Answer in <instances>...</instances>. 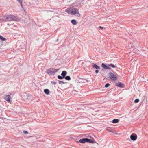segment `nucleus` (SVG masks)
<instances>
[{
    "label": "nucleus",
    "instance_id": "obj_1",
    "mask_svg": "<svg viewBox=\"0 0 148 148\" xmlns=\"http://www.w3.org/2000/svg\"><path fill=\"white\" fill-rule=\"evenodd\" d=\"M65 11L69 14L74 15L77 17L80 16V14L78 10L73 8H69L65 10Z\"/></svg>",
    "mask_w": 148,
    "mask_h": 148
},
{
    "label": "nucleus",
    "instance_id": "obj_2",
    "mask_svg": "<svg viewBox=\"0 0 148 148\" xmlns=\"http://www.w3.org/2000/svg\"><path fill=\"white\" fill-rule=\"evenodd\" d=\"M3 20L5 22L11 21H19L18 18L12 15L4 16L3 18Z\"/></svg>",
    "mask_w": 148,
    "mask_h": 148
},
{
    "label": "nucleus",
    "instance_id": "obj_3",
    "mask_svg": "<svg viewBox=\"0 0 148 148\" xmlns=\"http://www.w3.org/2000/svg\"><path fill=\"white\" fill-rule=\"evenodd\" d=\"M59 70V69L50 68L47 70L46 73L50 75H53Z\"/></svg>",
    "mask_w": 148,
    "mask_h": 148
},
{
    "label": "nucleus",
    "instance_id": "obj_4",
    "mask_svg": "<svg viewBox=\"0 0 148 148\" xmlns=\"http://www.w3.org/2000/svg\"><path fill=\"white\" fill-rule=\"evenodd\" d=\"M110 78L112 80L116 81L117 79V77L112 72H110L108 73Z\"/></svg>",
    "mask_w": 148,
    "mask_h": 148
},
{
    "label": "nucleus",
    "instance_id": "obj_5",
    "mask_svg": "<svg viewBox=\"0 0 148 148\" xmlns=\"http://www.w3.org/2000/svg\"><path fill=\"white\" fill-rule=\"evenodd\" d=\"M130 138L131 140L134 141L137 139V136L135 134L133 133L131 135Z\"/></svg>",
    "mask_w": 148,
    "mask_h": 148
},
{
    "label": "nucleus",
    "instance_id": "obj_6",
    "mask_svg": "<svg viewBox=\"0 0 148 148\" xmlns=\"http://www.w3.org/2000/svg\"><path fill=\"white\" fill-rule=\"evenodd\" d=\"M5 96L4 97L5 100L10 103L11 102V101L10 99H11L10 96L9 95H5Z\"/></svg>",
    "mask_w": 148,
    "mask_h": 148
},
{
    "label": "nucleus",
    "instance_id": "obj_7",
    "mask_svg": "<svg viewBox=\"0 0 148 148\" xmlns=\"http://www.w3.org/2000/svg\"><path fill=\"white\" fill-rule=\"evenodd\" d=\"M116 85L118 87L121 88H123L124 87V85L121 82L116 83Z\"/></svg>",
    "mask_w": 148,
    "mask_h": 148
},
{
    "label": "nucleus",
    "instance_id": "obj_8",
    "mask_svg": "<svg viewBox=\"0 0 148 148\" xmlns=\"http://www.w3.org/2000/svg\"><path fill=\"white\" fill-rule=\"evenodd\" d=\"M85 142H89L90 143H93L94 140H91L90 139L85 138Z\"/></svg>",
    "mask_w": 148,
    "mask_h": 148
},
{
    "label": "nucleus",
    "instance_id": "obj_9",
    "mask_svg": "<svg viewBox=\"0 0 148 148\" xmlns=\"http://www.w3.org/2000/svg\"><path fill=\"white\" fill-rule=\"evenodd\" d=\"M77 142H79L82 143H84L85 142V138H83L82 139H80L79 140V141H77Z\"/></svg>",
    "mask_w": 148,
    "mask_h": 148
},
{
    "label": "nucleus",
    "instance_id": "obj_10",
    "mask_svg": "<svg viewBox=\"0 0 148 148\" xmlns=\"http://www.w3.org/2000/svg\"><path fill=\"white\" fill-rule=\"evenodd\" d=\"M92 66L93 68H95L97 69H99L100 68L99 66H98L96 64H94L92 65Z\"/></svg>",
    "mask_w": 148,
    "mask_h": 148
},
{
    "label": "nucleus",
    "instance_id": "obj_11",
    "mask_svg": "<svg viewBox=\"0 0 148 148\" xmlns=\"http://www.w3.org/2000/svg\"><path fill=\"white\" fill-rule=\"evenodd\" d=\"M67 74V72L66 71H64L62 72L61 75L63 77H65V76Z\"/></svg>",
    "mask_w": 148,
    "mask_h": 148
},
{
    "label": "nucleus",
    "instance_id": "obj_12",
    "mask_svg": "<svg viewBox=\"0 0 148 148\" xmlns=\"http://www.w3.org/2000/svg\"><path fill=\"white\" fill-rule=\"evenodd\" d=\"M119 121V120L117 119H114L112 120V123H118Z\"/></svg>",
    "mask_w": 148,
    "mask_h": 148
},
{
    "label": "nucleus",
    "instance_id": "obj_13",
    "mask_svg": "<svg viewBox=\"0 0 148 148\" xmlns=\"http://www.w3.org/2000/svg\"><path fill=\"white\" fill-rule=\"evenodd\" d=\"M44 92L47 95L49 94V91L48 89H45L44 90Z\"/></svg>",
    "mask_w": 148,
    "mask_h": 148
},
{
    "label": "nucleus",
    "instance_id": "obj_14",
    "mask_svg": "<svg viewBox=\"0 0 148 148\" xmlns=\"http://www.w3.org/2000/svg\"><path fill=\"white\" fill-rule=\"evenodd\" d=\"M71 23L74 25H76L77 24L76 21L75 20L73 19L71 21Z\"/></svg>",
    "mask_w": 148,
    "mask_h": 148
},
{
    "label": "nucleus",
    "instance_id": "obj_15",
    "mask_svg": "<svg viewBox=\"0 0 148 148\" xmlns=\"http://www.w3.org/2000/svg\"><path fill=\"white\" fill-rule=\"evenodd\" d=\"M0 39L2 40V41H4L7 40L5 38L3 37L1 35H0Z\"/></svg>",
    "mask_w": 148,
    "mask_h": 148
},
{
    "label": "nucleus",
    "instance_id": "obj_16",
    "mask_svg": "<svg viewBox=\"0 0 148 148\" xmlns=\"http://www.w3.org/2000/svg\"><path fill=\"white\" fill-rule=\"evenodd\" d=\"M101 66L104 69H106L107 66L103 63L102 64Z\"/></svg>",
    "mask_w": 148,
    "mask_h": 148
},
{
    "label": "nucleus",
    "instance_id": "obj_17",
    "mask_svg": "<svg viewBox=\"0 0 148 148\" xmlns=\"http://www.w3.org/2000/svg\"><path fill=\"white\" fill-rule=\"evenodd\" d=\"M65 77H63V76H62L60 75H58V78L60 79H62L63 78H64Z\"/></svg>",
    "mask_w": 148,
    "mask_h": 148
},
{
    "label": "nucleus",
    "instance_id": "obj_18",
    "mask_svg": "<svg viewBox=\"0 0 148 148\" xmlns=\"http://www.w3.org/2000/svg\"><path fill=\"white\" fill-rule=\"evenodd\" d=\"M65 79L67 80H70L71 79V78L69 76H66L65 77Z\"/></svg>",
    "mask_w": 148,
    "mask_h": 148
},
{
    "label": "nucleus",
    "instance_id": "obj_19",
    "mask_svg": "<svg viewBox=\"0 0 148 148\" xmlns=\"http://www.w3.org/2000/svg\"><path fill=\"white\" fill-rule=\"evenodd\" d=\"M109 66H111V67L113 68H115L116 67V66L112 64H110L109 65Z\"/></svg>",
    "mask_w": 148,
    "mask_h": 148
},
{
    "label": "nucleus",
    "instance_id": "obj_20",
    "mask_svg": "<svg viewBox=\"0 0 148 148\" xmlns=\"http://www.w3.org/2000/svg\"><path fill=\"white\" fill-rule=\"evenodd\" d=\"M107 130L108 131L111 132H112V130L109 127H107Z\"/></svg>",
    "mask_w": 148,
    "mask_h": 148
},
{
    "label": "nucleus",
    "instance_id": "obj_21",
    "mask_svg": "<svg viewBox=\"0 0 148 148\" xmlns=\"http://www.w3.org/2000/svg\"><path fill=\"white\" fill-rule=\"evenodd\" d=\"M139 99H136L134 100V102L135 103H137L139 102Z\"/></svg>",
    "mask_w": 148,
    "mask_h": 148
},
{
    "label": "nucleus",
    "instance_id": "obj_22",
    "mask_svg": "<svg viewBox=\"0 0 148 148\" xmlns=\"http://www.w3.org/2000/svg\"><path fill=\"white\" fill-rule=\"evenodd\" d=\"M16 0L17 1H18L19 3L21 4V6H22V4H21V3L22 2V0Z\"/></svg>",
    "mask_w": 148,
    "mask_h": 148
},
{
    "label": "nucleus",
    "instance_id": "obj_23",
    "mask_svg": "<svg viewBox=\"0 0 148 148\" xmlns=\"http://www.w3.org/2000/svg\"><path fill=\"white\" fill-rule=\"evenodd\" d=\"M110 84H109V83H107L105 85V87H106V88H107L109 86H110Z\"/></svg>",
    "mask_w": 148,
    "mask_h": 148
},
{
    "label": "nucleus",
    "instance_id": "obj_24",
    "mask_svg": "<svg viewBox=\"0 0 148 148\" xmlns=\"http://www.w3.org/2000/svg\"><path fill=\"white\" fill-rule=\"evenodd\" d=\"M51 83L52 84H56V82L53 81H51Z\"/></svg>",
    "mask_w": 148,
    "mask_h": 148
},
{
    "label": "nucleus",
    "instance_id": "obj_25",
    "mask_svg": "<svg viewBox=\"0 0 148 148\" xmlns=\"http://www.w3.org/2000/svg\"><path fill=\"white\" fill-rule=\"evenodd\" d=\"M59 84H61V83H62L63 84H64L65 83V82H64L63 81H59Z\"/></svg>",
    "mask_w": 148,
    "mask_h": 148
},
{
    "label": "nucleus",
    "instance_id": "obj_26",
    "mask_svg": "<svg viewBox=\"0 0 148 148\" xmlns=\"http://www.w3.org/2000/svg\"><path fill=\"white\" fill-rule=\"evenodd\" d=\"M23 133L25 134H27L28 133V132L27 131L25 130L23 131Z\"/></svg>",
    "mask_w": 148,
    "mask_h": 148
},
{
    "label": "nucleus",
    "instance_id": "obj_27",
    "mask_svg": "<svg viewBox=\"0 0 148 148\" xmlns=\"http://www.w3.org/2000/svg\"><path fill=\"white\" fill-rule=\"evenodd\" d=\"M99 71V70H97L95 71V72L96 73V74H97L98 73Z\"/></svg>",
    "mask_w": 148,
    "mask_h": 148
},
{
    "label": "nucleus",
    "instance_id": "obj_28",
    "mask_svg": "<svg viewBox=\"0 0 148 148\" xmlns=\"http://www.w3.org/2000/svg\"><path fill=\"white\" fill-rule=\"evenodd\" d=\"M106 69H110L111 68L109 67V66H107Z\"/></svg>",
    "mask_w": 148,
    "mask_h": 148
},
{
    "label": "nucleus",
    "instance_id": "obj_29",
    "mask_svg": "<svg viewBox=\"0 0 148 148\" xmlns=\"http://www.w3.org/2000/svg\"><path fill=\"white\" fill-rule=\"evenodd\" d=\"M99 28L101 29H102L103 28V27H101V26H99Z\"/></svg>",
    "mask_w": 148,
    "mask_h": 148
},
{
    "label": "nucleus",
    "instance_id": "obj_30",
    "mask_svg": "<svg viewBox=\"0 0 148 148\" xmlns=\"http://www.w3.org/2000/svg\"><path fill=\"white\" fill-rule=\"evenodd\" d=\"M56 41H57V42H58V39H57Z\"/></svg>",
    "mask_w": 148,
    "mask_h": 148
},
{
    "label": "nucleus",
    "instance_id": "obj_31",
    "mask_svg": "<svg viewBox=\"0 0 148 148\" xmlns=\"http://www.w3.org/2000/svg\"><path fill=\"white\" fill-rule=\"evenodd\" d=\"M8 25H9V24H8Z\"/></svg>",
    "mask_w": 148,
    "mask_h": 148
}]
</instances>
